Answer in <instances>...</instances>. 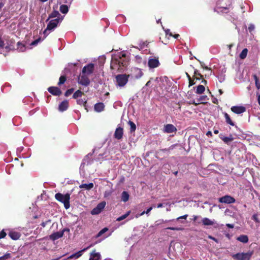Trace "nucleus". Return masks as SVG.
I'll return each mask as SVG.
<instances>
[{
    "instance_id": "423d86ee",
    "label": "nucleus",
    "mask_w": 260,
    "mask_h": 260,
    "mask_svg": "<svg viewBox=\"0 0 260 260\" xmlns=\"http://www.w3.org/2000/svg\"><path fill=\"white\" fill-rule=\"evenodd\" d=\"M66 232H69V229L65 228L63 229L61 231L57 232L52 234L49 236V239L52 241H55L57 239H58L63 236L64 233Z\"/></svg>"
},
{
    "instance_id": "5fc2aeb1",
    "label": "nucleus",
    "mask_w": 260,
    "mask_h": 260,
    "mask_svg": "<svg viewBox=\"0 0 260 260\" xmlns=\"http://www.w3.org/2000/svg\"><path fill=\"white\" fill-rule=\"evenodd\" d=\"M208 238L210 239H212L213 240H214V241H215L216 243H218V241L217 239L215 238L214 237L211 236H208Z\"/></svg>"
},
{
    "instance_id": "c756f323",
    "label": "nucleus",
    "mask_w": 260,
    "mask_h": 260,
    "mask_svg": "<svg viewBox=\"0 0 260 260\" xmlns=\"http://www.w3.org/2000/svg\"><path fill=\"white\" fill-rule=\"evenodd\" d=\"M247 52H248L247 49H246V48L244 49L242 51L241 53L240 54L239 56H240V58L242 59H244L247 56Z\"/></svg>"
},
{
    "instance_id": "c85d7f7f",
    "label": "nucleus",
    "mask_w": 260,
    "mask_h": 260,
    "mask_svg": "<svg viewBox=\"0 0 260 260\" xmlns=\"http://www.w3.org/2000/svg\"><path fill=\"white\" fill-rule=\"evenodd\" d=\"M59 10L60 12L63 14L67 13L69 11L68 6L64 5H61Z\"/></svg>"
},
{
    "instance_id": "393cba45",
    "label": "nucleus",
    "mask_w": 260,
    "mask_h": 260,
    "mask_svg": "<svg viewBox=\"0 0 260 260\" xmlns=\"http://www.w3.org/2000/svg\"><path fill=\"white\" fill-rule=\"evenodd\" d=\"M129 196L127 192L124 191L122 192L121 200L123 202H127L129 199Z\"/></svg>"
},
{
    "instance_id": "2f4dec72",
    "label": "nucleus",
    "mask_w": 260,
    "mask_h": 260,
    "mask_svg": "<svg viewBox=\"0 0 260 260\" xmlns=\"http://www.w3.org/2000/svg\"><path fill=\"white\" fill-rule=\"evenodd\" d=\"M131 213V211H127L125 214L124 215H122V216L119 217L117 218L116 220L120 221L121 220H122L124 219H125Z\"/></svg>"
},
{
    "instance_id": "13d9d810",
    "label": "nucleus",
    "mask_w": 260,
    "mask_h": 260,
    "mask_svg": "<svg viewBox=\"0 0 260 260\" xmlns=\"http://www.w3.org/2000/svg\"><path fill=\"white\" fill-rule=\"evenodd\" d=\"M166 34L167 35H169L170 36H173V34L170 32L169 29L166 30Z\"/></svg>"
},
{
    "instance_id": "864d4df0",
    "label": "nucleus",
    "mask_w": 260,
    "mask_h": 260,
    "mask_svg": "<svg viewBox=\"0 0 260 260\" xmlns=\"http://www.w3.org/2000/svg\"><path fill=\"white\" fill-rule=\"evenodd\" d=\"M194 76H200L201 77V78H202L203 77V76L198 72V71L196 70L194 71Z\"/></svg>"
},
{
    "instance_id": "f8f14e48",
    "label": "nucleus",
    "mask_w": 260,
    "mask_h": 260,
    "mask_svg": "<svg viewBox=\"0 0 260 260\" xmlns=\"http://www.w3.org/2000/svg\"><path fill=\"white\" fill-rule=\"evenodd\" d=\"M232 112L236 114H240L246 111V109L243 106H233L231 108Z\"/></svg>"
},
{
    "instance_id": "69168bd1",
    "label": "nucleus",
    "mask_w": 260,
    "mask_h": 260,
    "mask_svg": "<svg viewBox=\"0 0 260 260\" xmlns=\"http://www.w3.org/2000/svg\"><path fill=\"white\" fill-rule=\"evenodd\" d=\"M162 206H163L162 204L160 203V204H158L157 205V208H161V207H162Z\"/></svg>"
},
{
    "instance_id": "6e6d98bb",
    "label": "nucleus",
    "mask_w": 260,
    "mask_h": 260,
    "mask_svg": "<svg viewBox=\"0 0 260 260\" xmlns=\"http://www.w3.org/2000/svg\"><path fill=\"white\" fill-rule=\"evenodd\" d=\"M136 59L138 63H141L142 58L140 56H136Z\"/></svg>"
},
{
    "instance_id": "58836bf2",
    "label": "nucleus",
    "mask_w": 260,
    "mask_h": 260,
    "mask_svg": "<svg viewBox=\"0 0 260 260\" xmlns=\"http://www.w3.org/2000/svg\"><path fill=\"white\" fill-rule=\"evenodd\" d=\"M11 254L9 253L5 254L4 255L0 257V260H6L10 257Z\"/></svg>"
},
{
    "instance_id": "39448f33",
    "label": "nucleus",
    "mask_w": 260,
    "mask_h": 260,
    "mask_svg": "<svg viewBox=\"0 0 260 260\" xmlns=\"http://www.w3.org/2000/svg\"><path fill=\"white\" fill-rule=\"evenodd\" d=\"M252 252L238 253L233 255V257L238 260H249Z\"/></svg>"
},
{
    "instance_id": "e433bc0d",
    "label": "nucleus",
    "mask_w": 260,
    "mask_h": 260,
    "mask_svg": "<svg viewBox=\"0 0 260 260\" xmlns=\"http://www.w3.org/2000/svg\"><path fill=\"white\" fill-rule=\"evenodd\" d=\"M128 124L131 127V132H134L136 129V124L132 121H129Z\"/></svg>"
},
{
    "instance_id": "0e129e2a",
    "label": "nucleus",
    "mask_w": 260,
    "mask_h": 260,
    "mask_svg": "<svg viewBox=\"0 0 260 260\" xmlns=\"http://www.w3.org/2000/svg\"><path fill=\"white\" fill-rule=\"evenodd\" d=\"M72 1L73 0H66L64 3L67 4H71Z\"/></svg>"
},
{
    "instance_id": "603ef678",
    "label": "nucleus",
    "mask_w": 260,
    "mask_h": 260,
    "mask_svg": "<svg viewBox=\"0 0 260 260\" xmlns=\"http://www.w3.org/2000/svg\"><path fill=\"white\" fill-rule=\"evenodd\" d=\"M254 29V25H253V24H250L249 27H248V29L249 30L250 32L252 31V30H253Z\"/></svg>"
},
{
    "instance_id": "6e6552de",
    "label": "nucleus",
    "mask_w": 260,
    "mask_h": 260,
    "mask_svg": "<svg viewBox=\"0 0 260 260\" xmlns=\"http://www.w3.org/2000/svg\"><path fill=\"white\" fill-rule=\"evenodd\" d=\"M106 202L103 201L101 203L98 204L96 207L93 208L91 211V214L92 215H97L101 212L103 209L105 208L106 206Z\"/></svg>"
},
{
    "instance_id": "f257e3e1",
    "label": "nucleus",
    "mask_w": 260,
    "mask_h": 260,
    "mask_svg": "<svg viewBox=\"0 0 260 260\" xmlns=\"http://www.w3.org/2000/svg\"><path fill=\"white\" fill-rule=\"evenodd\" d=\"M128 59L125 53L119 52L112 56L111 67L114 70L123 71L127 66Z\"/></svg>"
},
{
    "instance_id": "c03bdc74",
    "label": "nucleus",
    "mask_w": 260,
    "mask_h": 260,
    "mask_svg": "<svg viewBox=\"0 0 260 260\" xmlns=\"http://www.w3.org/2000/svg\"><path fill=\"white\" fill-rule=\"evenodd\" d=\"M170 220H164L163 219H159L157 220L155 222V225H159V224H161L163 223L167 222L168 221H169Z\"/></svg>"
},
{
    "instance_id": "338daca9",
    "label": "nucleus",
    "mask_w": 260,
    "mask_h": 260,
    "mask_svg": "<svg viewBox=\"0 0 260 260\" xmlns=\"http://www.w3.org/2000/svg\"><path fill=\"white\" fill-rule=\"evenodd\" d=\"M198 217L197 216H196V215L193 216V220L194 221H196Z\"/></svg>"
},
{
    "instance_id": "09e8293b",
    "label": "nucleus",
    "mask_w": 260,
    "mask_h": 260,
    "mask_svg": "<svg viewBox=\"0 0 260 260\" xmlns=\"http://www.w3.org/2000/svg\"><path fill=\"white\" fill-rule=\"evenodd\" d=\"M187 216H188V215L185 214L184 215H183V216H180V217L177 218L176 220H179L181 219H186L187 218Z\"/></svg>"
},
{
    "instance_id": "a878e982",
    "label": "nucleus",
    "mask_w": 260,
    "mask_h": 260,
    "mask_svg": "<svg viewBox=\"0 0 260 260\" xmlns=\"http://www.w3.org/2000/svg\"><path fill=\"white\" fill-rule=\"evenodd\" d=\"M237 240L244 243H247L248 241V237L244 235L240 236L237 238Z\"/></svg>"
},
{
    "instance_id": "f704fd0d",
    "label": "nucleus",
    "mask_w": 260,
    "mask_h": 260,
    "mask_svg": "<svg viewBox=\"0 0 260 260\" xmlns=\"http://www.w3.org/2000/svg\"><path fill=\"white\" fill-rule=\"evenodd\" d=\"M253 78L255 80V83L256 88L258 89H260V82H259L257 77L255 75H254Z\"/></svg>"
},
{
    "instance_id": "bf43d9fd",
    "label": "nucleus",
    "mask_w": 260,
    "mask_h": 260,
    "mask_svg": "<svg viewBox=\"0 0 260 260\" xmlns=\"http://www.w3.org/2000/svg\"><path fill=\"white\" fill-rule=\"evenodd\" d=\"M195 84L194 82L191 79L189 80V86H191Z\"/></svg>"
},
{
    "instance_id": "72a5a7b5",
    "label": "nucleus",
    "mask_w": 260,
    "mask_h": 260,
    "mask_svg": "<svg viewBox=\"0 0 260 260\" xmlns=\"http://www.w3.org/2000/svg\"><path fill=\"white\" fill-rule=\"evenodd\" d=\"M17 45H18L17 50L19 51H20V52H23V51H25V47L24 45H23L22 44L18 42L17 43Z\"/></svg>"
},
{
    "instance_id": "8fccbe9b",
    "label": "nucleus",
    "mask_w": 260,
    "mask_h": 260,
    "mask_svg": "<svg viewBox=\"0 0 260 260\" xmlns=\"http://www.w3.org/2000/svg\"><path fill=\"white\" fill-rule=\"evenodd\" d=\"M252 219L253 220H254L255 222H259V220L257 218V216L256 214H254L252 217Z\"/></svg>"
},
{
    "instance_id": "bb28decb",
    "label": "nucleus",
    "mask_w": 260,
    "mask_h": 260,
    "mask_svg": "<svg viewBox=\"0 0 260 260\" xmlns=\"http://www.w3.org/2000/svg\"><path fill=\"white\" fill-rule=\"evenodd\" d=\"M205 90V87L202 85H200L197 86L196 93L198 94H202Z\"/></svg>"
},
{
    "instance_id": "f3484780",
    "label": "nucleus",
    "mask_w": 260,
    "mask_h": 260,
    "mask_svg": "<svg viewBox=\"0 0 260 260\" xmlns=\"http://www.w3.org/2000/svg\"><path fill=\"white\" fill-rule=\"evenodd\" d=\"M9 236L12 239L16 240L20 238L21 234L18 232L11 230L9 233Z\"/></svg>"
},
{
    "instance_id": "dca6fc26",
    "label": "nucleus",
    "mask_w": 260,
    "mask_h": 260,
    "mask_svg": "<svg viewBox=\"0 0 260 260\" xmlns=\"http://www.w3.org/2000/svg\"><path fill=\"white\" fill-rule=\"evenodd\" d=\"M69 107V102L67 100L63 101L59 105L58 110L61 112L66 111Z\"/></svg>"
},
{
    "instance_id": "1a4fd4ad",
    "label": "nucleus",
    "mask_w": 260,
    "mask_h": 260,
    "mask_svg": "<svg viewBox=\"0 0 260 260\" xmlns=\"http://www.w3.org/2000/svg\"><path fill=\"white\" fill-rule=\"evenodd\" d=\"M94 66L93 63H89L83 67L82 73L87 75L91 74L94 70Z\"/></svg>"
},
{
    "instance_id": "4be33fe9",
    "label": "nucleus",
    "mask_w": 260,
    "mask_h": 260,
    "mask_svg": "<svg viewBox=\"0 0 260 260\" xmlns=\"http://www.w3.org/2000/svg\"><path fill=\"white\" fill-rule=\"evenodd\" d=\"M94 110L98 112H100L104 110V105L102 103H97L94 105Z\"/></svg>"
},
{
    "instance_id": "052dcab7",
    "label": "nucleus",
    "mask_w": 260,
    "mask_h": 260,
    "mask_svg": "<svg viewBox=\"0 0 260 260\" xmlns=\"http://www.w3.org/2000/svg\"><path fill=\"white\" fill-rule=\"evenodd\" d=\"M226 226H228V228H234V225L233 224H230V223H228L226 224Z\"/></svg>"
},
{
    "instance_id": "774afa93",
    "label": "nucleus",
    "mask_w": 260,
    "mask_h": 260,
    "mask_svg": "<svg viewBox=\"0 0 260 260\" xmlns=\"http://www.w3.org/2000/svg\"><path fill=\"white\" fill-rule=\"evenodd\" d=\"M207 136H211L212 135V133L210 132V131H208L207 133V134H206Z\"/></svg>"
},
{
    "instance_id": "7c9ffc66",
    "label": "nucleus",
    "mask_w": 260,
    "mask_h": 260,
    "mask_svg": "<svg viewBox=\"0 0 260 260\" xmlns=\"http://www.w3.org/2000/svg\"><path fill=\"white\" fill-rule=\"evenodd\" d=\"M224 115L226 122L231 125L233 126L234 125V123L231 120L230 116L226 113H225Z\"/></svg>"
},
{
    "instance_id": "7ed1b4c3",
    "label": "nucleus",
    "mask_w": 260,
    "mask_h": 260,
    "mask_svg": "<svg viewBox=\"0 0 260 260\" xmlns=\"http://www.w3.org/2000/svg\"><path fill=\"white\" fill-rule=\"evenodd\" d=\"M61 21L62 19H54L50 20L47 25L46 29L43 31L44 38H45L48 35L50 31L53 30L56 28L58 24Z\"/></svg>"
},
{
    "instance_id": "9b49d317",
    "label": "nucleus",
    "mask_w": 260,
    "mask_h": 260,
    "mask_svg": "<svg viewBox=\"0 0 260 260\" xmlns=\"http://www.w3.org/2000/svg\"><path fill=\"white\" fill-rule=\"evenodd\" d=\"M148 64L150 68H155L158 67L159 62L157 58L150 57L149 58Z\"/></svg>"
},
{
    "instance_id": "ea45409f",
    "label": "nucleus",
    "mask_w": 260,
    "mask_h": 260,
    "mask_svg": "<svg viewBox=\"0 0 260 260\" xmlns=\"http://www.w3.org/2000/svg\"><path fill=\"white\" fill-rule=\"evenodd\" d=\"M66 77L63 76H61L60 78H59V82H58V85H61L62 84H63L64 83V82L66 81Z\"/></svg>"
},
{
    "instance_id": "de8ad7c7",
    "label": "nucleus",
    "mask_w": 260,
    "mask_h": 260,
    "mask_svg": "<svg viewBox=\"0 0 260 260\" xmlns=\"http://www.w3.org/2000/svg\"><path fill=\"white\" fill-rule=\"evenodd\" d=\"M112 192V191L111 190L105 191L104 192V197L106 198L110 196Z\"/></svg>"
},
{
    "instance_id": "a19ab883",
    "label": "nucleus",
    "mask_w": 260,
    "mask_h": 260,
    "mask_svg": "<svg viewBox=\"0 0 260 260\" xmlns=\"http://www.w3.org/2000/svg\"><path fill=\"white\" fill-rule=\"evenodd\" d=\"M108 230V228H105L103 229L101 231L99 232V233L98 234V237H100L102 236L103 234L106 233Z\"/></svg>"
},
{
    "instance_id": "412c9836",
    "label": "nucleus",
    "mask_w": 260,
    "mask_h": 260,
    "mask_svg": "<svg viewBox=\"0 0 260 260\" xmlns=\"http://www.w3.org/2000/svg\"><path fill=\"white\" fill-rule=\"evenodd\" d=\"M88 248H84L83 249V250H80L75 253H74L72 255H71L70 256H69V258H79V257H80L82 254H83V252L85 251Z\"/></svg>"
},
{
    "instance_id": "5701e85b",
    "label": "nucleus",
    "mask_w": 260,
    "mask_h": 260,
    "mask_svg": "<svg viewBox=\"0 0 260 260\" xmlns=\"http://www.w3.org/2000/svg\"><path fill=\"white\" fill-rule=\"evenodd\" d=\"M49 18L62 19V18L61 17L60 14L57 11H53L51 14V15L49 16Z\"/></svg>"
},
{
    "instance_id": "b1692460",
    "label": "nucleus",
    "mask_w": 260,
    "mask_h": 260,
    "mask_svg": "<svg viewBox=\"0 0 260 260\" xmlns=\"http://www.w3.org/2000/svg\"><path fill=\"white\" fill-rule=\"evenodd\" d=\"M202 222L205 225H212L214 224V222L208 218H204L202 219Z\"/></svg>"
},
{
    "instance_id": "a18cd8bd",
    "label": "nucleus",
    "mask_w": 260,
    "mask_h": 260,
    "mask_svg": "<svg viewBox=\"0 0 260 260\" xmlns=\"http://www.w3.org/2000/svg\"><path fill=\"white\" fill-rule=\"evenodd\" d=\"M73 91H74V89L73 88H71V89H68L65 92L64 95H65L66 96H68L70 94H71L73 92Z\"/></svg>"
},
{
    "instance_id": "f03ea898",
    "label": "nucleus",
    "mask_w": 260,
    "mask_h": 260,
    "mask_svg": "<svg viewBox=\"0 0 260 260\" xmlns=\"http://www.w3.org/2000/svg\"><path fill=\"white\" fill-rule=\"evenodd\" d=\"M55 198L58 201L63 203L66 209L70 208V194L66 193L63 194L61 193H57L55 195Z\"/></svg>"
},
{
    "instance_id": "cd10ccee",
    "label": "nucleus",
    "mask_w": 260,
    "mask_h": 260,
    "mask_svg": "<svg viewBox=\"0 0 260 260\" xmlns=\"http://www.w3.org/2000/svg\"><path fill=\"white\" fill-rule=\"evenodd\" d=\"M209 100L207 95H202L198 99V102L200 103H205Z\"/></svg>"
},
{
    "instance_id": "aec40b11",
    "label": "nucleus",
    "mask_w": 260,
    "mask_h": 260,
    "mask_svg": "<svg viewBox=\"0 0 260 260\" xmlns=\"http://www.w3.org/2000/svg\"><path fill=\"white\" fill-rule=\"evenodd\" d=\"M93 187V183L82 184L79 185V188L85 190H89Z\"/></svg>"
},
{
    "instance_id": "680f3d73",
    "label": "nucleus",
    "mask_w": 260,
    "mask_h": 260,
    "mask_svg": "<svg viewBox=\"0 0 260 260\" xmlns=\"http://www.w3.org/2000/svg\"><path fill=\"white\" fill-rule=\"evenodd\" d=\"M144 214H146V212L145 211H144L143 212H142L140 214H139V215H136V217L138 218L139 217V216H142Z\"/></svg>"
},
{
    "instance_id": "49530a36",
    "label": "nucleus",
    "mask_w": 260,
    "mask_h": 260,
    "mask_svg": "<svg viewBox=\"0 0 260 260\" xmlns=\"http://www.w3.org/2000/svg\"><path fill=\"white\" fill-rule=\"evenodd\" d=\"M6 233L5 232V230H3L0 232V239L4 238L6 236Z\"/></svg>"
},
{
    "instance_id": "0eeeda50",
    "label": "nucleus",
    "mask_w": 260,
    "mask_h": 260,
    "mask_svg": "<svg viewBox=\"0 0 260 260\" xmlns=\"http://www.w3.org/2000/svg\"><path fill=\"white\" fill-rule=\"evenodd\" d=\"M78 82L79 84L82 85L87 86L89 84L90 80L87 77V75L82 73L81 75L79 76Z\"/></svg>"
},
{
    "instance_id": "9d476101",
    "label": "nucleus",
    "mask_w": 260,
    "mask_h": 260,
    "mask_svg": "<svg viewBox=\"0 0 260 260\" xmlns=\"http://www.w3.org/2000/svg\"><path fill=\"white\" fill-rule=\"evenodd\" d=\"M219 202L225 204H231L235 202V199L230 196H224L219 199Z\"/></svg>"
},
{
    "instance_id": "37998d69",
    "label": "nucleus",
    "mask_w": 260,
    "mask_h": 260,
    "mask_svg": "<svg viewBox=\"0 0 260 260\" xmlns=\"http://www.w3.org/2000/svg\"><path fill=\"white\" fill-rule=\"evenodd\" d=\"M86 101L84 99H79L77 101V103L79 105H85L86 104Z\"/></svg>"
},
{
    "instance_id": "20e7f679",
    "label": "nucleus",
    "mask_w": 260,
    "mask_h": 260,
    "mask_svg": "<svg viewBox=\"0 0 260 260\" xmlns=\"http://www.w3.org/2000/svg\"><path fill=\"white\" fill-rule=\"evenodd\" d=\"M129 75L120 74L116 76V85L120 87L124 86L127 83Z\"/></svg>"
},
{
    "instance_id": "473e14b6",
    "label": "nucleus",
    "mask_w": 260,
    "mask_h": 260,
    "mask_svg": "<svg viewBox=\"0 0 260 260\" xmlns=\"http://www.w3.org/2000/svg\"><path fill=\"white\" fill-rule=\"evenodd\" d=\"M83 93L80 90L76 91L73 94V98L74 99H77L78 98L82 96Z\"/></svg>"
},
{
    "instance_id": "c9c22d12",
    "label": "nucleus",
    "mask_w": 260,
    "mask_h": 260,
    "mask_svg": "<svg viewBox=\"0 0 260 260\" xmlns=\"http://www.w3.org/2000/svg\"><path fill=\"white\" fill-rule=\"evenodd\" d=\"M221 139L224 141L225 143H228L230 142H231L233 140V138L231 137H224L223 138H221Z\"/></svg>"
},
{
    "instance_id": "3c124183",
    "label": "nucleus",
    "mask_w": 260,
    "mask_h": 260,
    "mask_svg": "<svg viewBox=\"0 0 260 260\" xmlns=\"http://www.w3.org/2000/svg\"><path fill=\"white\" fill-rule=\"evenodd\" d=\"M5 47V43L4 41L0 38V48Z\"/></svg>"
},
{
    "instance_id": "4d7b16f0",
    "label": "nucleus",
    "mask_w": 260,
    "mask_h": 260,
    "mask_svg": "<svg viewBox=\"0 0 260 260\" xmlns=\"http://www.w3.org/2000/svg\"><path fill=\"white\" fill-rule=\"evenodd\" d=\"M153 209V207H150L147 210L145 211L146 214L148 215L149 212L151 211V210Z\"/></svg>"
},
{
    "instance_id": "4468645a",
    "label": "nucleus",
    "mask_w": 260,
    "mask_h": 260,
    "mask_svg": "<svg viewBox=\"0 0 260 260\" xmlns=\"http://www.w3.org/2000/svg\"><path fill=\"white\" fill-rule=\"evenodd\" d=\"M132 72V75L133 77L137 79L141 78L143 75V72L142 70L139 68L133 69Z\"/></svg>"
},
{
    "instance_id": "a211bd4d",
    "label": "nucleus",
    "mask_w": 260,
    "mask_h": 260,
    "mask_svg": "<svg viewBox=\"0 0 260 260\" xmlns=\"http://www.w3.org/2000/svg\"><path fill=\"white\" fill-rule=\"evenodd\" d=\"M123 136V129L121 127H118L116 129L114 133V136L115 138L120 139Z\"/></svg>"
},
{
    "instance_id": "6ab92c4d",
    "label": "nucleus",
    "mask_w": 260,
    "mask_h": 260,
    "mask_svg": "<svg viewBox=\"0 0 260 260\" xmlns=\"http://www.w3.org/2000/svg\"><path fill=\"white\" fill-rule=\"evenodd\" d=\"M100 259L101 254L99 252H96L94 250L91 253L89 260H100Z\"/></svg>"
},
{
    "instance_id": "4c0bfd02",
    "label": "nucleus",
    "mask_w": 260,
    "mask_h": 260,
    "mask_svg": "<svg viewBox=\"0 0 260 260\" xmlns=\"http://www.w3.org/2000/svg\"><path fill=\"white\" fill-rule=\"evenodd\" d=\"M45 38H43L42 39H41V38H38V39L35 40L31 43L30 44V45L31 46H36L37 45L38 43L40 42L42 40H44Z\"/></svg>"
},
{
    "instance_id": "ddd939ff",
    "label": "nucleus",
    "mask_w": 260,
    "mask_h": 260,
    "mask_svg": "<svg viewBox=\"0 0 260 260\" xmlns=\"http://www.w3.org/2000/svg\"><path fill=\"white\" fill-rule=\"evenodd\" d=\"M176 128L171 124H168L164 126V132L167 133H172L176 132Z\"/></svg>"
},
{
    "instance_id": "2eb2a0df",
    "label": "nucleus",
    "mask_w": 260,
    "mask_h": 260,
    "mask_svg": "<svg viewBox=\"0 0 260 260\" xmlns=\"http://www.w3.org/2000/svg\"><path fill=\"white\" fill-rule=\"evenodd\" d=\"M48 91L54 95H59L61 94V90L57 87H50L48 88Z\"/></svg>"
},
{
    "instance_id": "e2e57ef3",
    "label": "nucleus",
    "mask_w": 260,
    "mask_h": 260,
    "mask_svg": "<svg viewBox=\"0 0 260 260\" xmlns=\"http://www.w3.org/2000/svg\"><path fill=\"white\" fill-rule=\"evenodd\" d=\"M257 101L258 104L260 105V94L257 95Z\"/></svg>"
},
{
    "instance_id": "79ce46f5",
    "label": "nucleus",
    "mask_w": 260,
    "mask_h": 260,
    "mask_svg": "<svg viewBox=\"0 0 260 260\" xmlns=\"http://www.w3.org/2000/svg\"><path fill=\"white\" fill-rule=\"evenodd\" d=\"M167 229L173 230V231H182L183 228H178V227H169L167 228Z\"/></svg>"
}]
</instances>
